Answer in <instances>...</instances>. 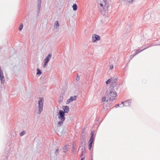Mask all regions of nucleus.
<instances>
[{
    "instance_id": "13",
    "label": "nucleus",
    "mask_w": 160,
    "mask_h": 160,
    "mask_svg": "<svg viewBox=\"0 0 160 160\" xmlns=\"http://www.w3.org/2000/svg\"><path fill=\"white\" fill-rule=\"evenodd\" d=\"M94 140H92V139H90L89 141V146H91L92 147V144L94 142Z\"/></svg>"
},
{
    "instance_id": "12",
    "label": "nucleus",
    "mask_w": 160,
    "mask_h": 160,
    "mask_svg": "<svg viewBox=\"0 0 160 160\" xmlns=\"http://www.w3.org/2000/svg\"><path fill=\"white\" fill-rule=\"evenodd\" d=\"M131 100H128L124 102V106H130L131 104Z\"/></svg>"
},
{
    "instance_id": "4",
    "label": "nucleus",
    "mask_w": 160,
    "mask_h": 160,
    "mask_svg": "<svg viewBox=\"0 0 160 160\" xmlns=\"http://www.w3.org/2000/svg\"><path fill=\"white\" fill-rule=\"evenodd\" d=\"M43 98H39L38 101V113L40 114L43 110Z\"/></svg>"
},
{
    "instance_id": "20",
    "label": "nucleus",
    "mask_w": 160,
    "mask_h": 160,
    "mask_svg": "<svg viewBox=\"0 0 160 160\" xmlns=\"http://www.w3.org/2000/svg\"><path fill=\"white\" fill-rule=\"evenodd\" d=\"M85 153V152L82 149V151L81 152V157H84V155Z\"/></svg>"
},
{
    "instance_id": "16",
    "label": "nucleus",
    "mask_w": 160,
    "mask_h": 160,
    "mask_svg": "<svg viewBox=\"0 0 160 160\" xmlns=\"http://www.w3.org/2000/svg\"><path fill=\"white\" fill-rule=\"evenodd\" d=\"M37 72L36 73L37 75H40L42 74V72L41 70L38 68L37 69Z\"/></svg>"
},
{
    "instance_id": "31",
    "label": "nucleus",
    "mask_w": 160,
    "mask_h": 160,
    "mask_svg": "<svg viewBox=\"0 0 160 160\" xmlns=\"http://www.w3.org/2000/svg\"><path fill=\"white\" fill-rule=\"evenodd\" d=\"M92 147L91 146H88V149L89 150H91V148H92Z\"/></svg>"
},
{
    "instance_id": "28",
    "label": "nucleus",
    "mask_w": 160,
    "mask_h": 160,
    "mask_svg": "<svg viewBox=\"0 0 160 160\" xmlns=\"http://www.w3.org/2000/svg\"><path fill=\"white\" fill-rule=\"evenodd\" d=\"M133 1V0H127V1L130 3H132Z\"/></svg>"
},
{
    "instance_id": "9",
    "label": "nucleus",
    "mask_w": 160,
    "mask_h": 160,
    "mask_svg": "<svg viewBox=\"0 0 160 160\" xmlns=\"http://www.w3.org/2000/svg\"><path fill=\"white\" fill-rule=\"evenodd\" d=\"M76 96H74V97L71 96L70 98L68 99L66 102V104H69L71 101L75 100L76 99Z\"/></svg>"
},
{
    "instance_id": "6",
    "label": "nucleus",
    "mask_w": 160,
    "mask_h": 160,
    "mask_svg": "<svg viewBox=\"0 0 160 160\" xmlns=\"http://www.w3.org/2000/svg\"><path fill=\"white\" fill-rule=\"evenodd\" d=\"M41 5V0H38V4H37V8L38 10L37 11V16H38V15L39 14L40 8Z\"/></svg>"
},
{
    "instance_id": "29",
    "label": "nucleus",
    "mask_w": 160,
    "mask_h": 160,
    "mask_svg": "<svg viewBox=\"0 0 160 160\" xmlns=\"http://www.w3.org/2000/svg\"><path fill=\"white\" fill-rule=\"evenodd\" d=\"M113 67L112 65H111L110 66V69H112L113 68Z\"/></svg>"
},
{
    "instance_id": "21",
    "label": "nucleus",
    "mask_w": 160,
    "mask_h": 160,
    "mask_svg": "<svg viewBox=\"0 0 160 160\" xmlns=\"http://www.w3.org/2000/svg\"><path fill=\"white\" fill-rule=\"evenodd\" d=\"M23 24L22 23H21L20 26V27L19 28V31H21L22 29L23 28Z\"/></svg>"
},
{
    "instance_id": "3",
    "label": "nucleus",
    "mask_w": 160,
    "mask_h": 160,
    "mask_svg": "<svg viewBox=\"0 0 160 160\" xmlns=\"http://www.w3.org/2000/svg\"><path fill=\"white\" fill-rule=\"evenodd\" d=\"M57 116L58 118L60 120L58 123V125L60 126L63 124L65 119V112L62 110H60L59 111V113L57 114Z\"/></svg>"
},
{
    "instance_id": "7",
    "label": "nucleus",
    "mask_w": 160,
    "mask_h": 160,
    "mask_svg": "<svg viewBox=\"0 0 160 160\" xmlns=\"http://www.w3.org/2000/svg\"><path fill=\"white\" fill-rule=\"evenodd\" d=\"M100 39V37L97 34H94L92 36V40L93 42H95Z\"/></svg>"
},
{
    "instance_id": "30",
    "label": "nucleus",
    "mask_w": 160,
    "mask_h": 160,
    "mask_svg": "<svg viewBox=\"0 0 160 160\" xmlns=\"http://www.w3.org/2000/svg\"><path fill=\"white\" fill-rule=\"evenodd\" d=\"M81 160H84V159L85 158V157H81Z\"/></svg>"
},
{
    "instance_id": "14",
    "label": "nucleus",
    "mask_w": 160,
    "mask_h": 160,
    "mask_svg": "<svg viewBox=\"0 0 160 160\" xmlns=\"http://www.w3.org/2000/svg\"><path fill=\"white\" fill-rule=\"evenodd\" d=\"M94 131H92L91 132V136L90 137V139H92V140H94V138L93 137L94 135Z\"/></svg>"
},
{
    "instance_id": "22",
    "label": "nucleus",
    "mask_w": 160,
    "mask_h": 160,
    "mask_svg": "<svg viewBox=\"0 0 160 160\" xmlns=\"http://www.w3.org/2000/svg\"><path fill=\"white\" fill-rule=\"evenodd\" d=\"M63 152L64 153H65L67 151V148L66 146H65L64 147V148L63 149Z\"/></svg>"
},
{
    "instance_id": "26",
    "label": "nucleus",
    "mask_w": 160,
    "mask_h": 160,
    "mask_svg": "<svg viewBox=\"0 0 160 160\" xmlns=\"http://www.w3.org/2000/svg\"><path fill=\"white\" fill-rule=\"evenodd\" d=\"M80 78L78 75H77V77L76 78V80L78 81L79 80Z\"/></svg>"
},
{
    "instance_id": "24",
    "label": "nucleus",
    "mask_w": 160,
    "mask_h": 160,
    "mask_svg": "<svg viewBox=\"0 0 160 160\" xmlns=\"http://www.w3.org/2000/svg\"><path fill=\"white\" fill-rule=\"evenodd\" d=\"M48 63V62L45 61L44 63V64L43 65V68H45L46 67V65Z\"/></svg>"
},
{
    "instance_id": "35",
    "label": "nucleus",
    "mask_w": 160,
    "mask_h": 160,
    "mask_svg": "<svg viewBox=\"0 0 160 160\" xmlns=\"http://www.w3.org/2000/svg\"><path fill=\"white\" fill-rule=\"evenodd\" d=\"M82 137H84V138L85 137V136H83Z\"/></svg>"
},
{
    "instance_id": "5",
    "label": "nucleus",
    "mask_w": 160,
    "mask_h": 160,
    "mask_svg": "<svg viewBox=\"0 0 160 160\" xmlns=\"http://www.w3.org/2000/svg\"><path fill=\"white\" fill-rule=\"evenodd\" d=\"M112 79L110 87H112L116 89H118L119 88V85L118 84L116 83V80H117V77H112L111 78Z\"/></svg>"
},
{
    "instance_id": "15",
    "label": "nucleus",
    "mask_w": 160,
    "mask_h": 160,
    "mask_svg": "<svg viewBox=\"0 0 160 160\" xmlns=\"http://www.w3.org/2000/svg\"><path fill=\"white\" fill-rule=\"evenodd\" d=\"M73 10L74 11H76L77 9V6L76 4H74L72 5Z\"/></svg>"
},
{
    "instance_id": "10",
    "label": "nucleus",
    "mask_w": 160,
    "mask_h": 160,
    "mask_svg": "<svg viewBox=\"0 0 160 160\" xmlns=\"http://www.w3.org/2000/svg\"><path fill=\"white\" fill-rule=\"evenodd\" d=\"M63 112H65V113H68L69 111V106H64L63 108Z\"/></svg>"
},
{
    "instance_id": "32",
    "label": "nucleus",
    "mask_w": 160,
    "mask_h": 160,
    "mask_svg": "<svg viewBox=\"0 0 160 160\" xmlns=\"http://www.w3.org/2000/svg\"><path fill=\"white\" fill-rule=\"evenodd\" d=\"M96 120L97 122H98V120H99V119H98V118H96Z\"/></svg>"
},
{
    "instance_id": "17",
    "label": "nucleus",
    "mask_w": 160,
    "mask_h": 160,
    "mask_svg": "<svg viewBox=\"0 0 160 160\" xmlns=\"http://www.w3.org/2000/svg\"><path fill=\"white\" fill-rule=\"evenodd\" d=\"M59 24L58 21H56L55 23V25L54 26V28H57V27L59 26Z\"/></svg>"
},
{
    "instance_id": "34",
    "label": "nucleus",
    "mask_w": 160,
    "mask_h": 160,
    "mask_svg": "<svg viewBox=\"0 0 160 160\" xmlns=\"http://www.w3.org/2000/svg\"><path fill=\"white\" fill-rule=\"evenodd\" d=\"M128 64L126 65V67H128Z\"/></svg>"
},
{
    "instance_id": "2",
    "label": "nucleus",
    "mask_w": 160,
    "mask_h": 160,
    "mask_svg": "<svg viewBox=\"0 0 160 160\" xmlns=\"http://www.w3.org/2000/svg\"><path fill=\"white\" fill-rule=\"evenodd\" d=\"M97 4L99 8L102 10L106 11L108 9L109 5L107 3L106 0H97Z\"/></svg>"
},
{
    "instance_id": "36",
    "label": "nucleus",
    "mask_w": 160,
    "mask_h": 160,
    "mask_svg": "<svg viewBox=\"0 0 160 160\" xmlns=\"http://www.w3.org/2000/svg\"><path fill=\"white\" fill-rule=\"evenodd\" d=\"M82 137H84V138L85 137V136H83Z\"/></svg>"
},
{
    "instance_id": "33",
    "label": "nucleus",
    "mask_w": 160,
    "mask_h": 160,
    "mask_svg": "<svg viewBox=\"0 0 160 160\" xmlns=\"http://www.w3.org/2000/svg\"><path fill=\"white\" fill-rule=\"evenodd\" d=\"M75 152L74 151H73V153L74 154Z\"/></svg>"
},
{
    "instance_id": "25",
    "label": "nucleus",
    "mask_w": 160,
    "mask_h": 160,
    "mask_svg": "<svg viewBox=\"0 0 160 160\" xmlns=\"http://www.w3.org/2000/svg\"><path fill=\"white\" fill-rule=\"evenodd\" d=\"M56 153H55V154L56 155H58V154H59V152H58V149H57L56 150Z\"/></svg>"
},
{
    "instance_id": "19",
    "label": "nucleus",
    "mask_w": 160,
    "mask_h": 160,
    "mask_svg": "<svg viewBox=\"0 0 160 160\" xmlns=\"http://www.w3.org/2000/svg\"><path fill=\"white\" fill-rule=\"evenodd\" d=\"M112 79V78H110V79H108V80L106 81V83L107 85L110 82H111Z\"/></svg>"
},
{
    "instance_id": "37",
    "label": "nucleus",
    "mask_w": 160,
    "mask_h": 160,
    "mask_svg": "<svg viewBox=\"0 0 160 160\" xmlns=\"http://www.w3.org/2000/svg\"><path fill=\"white\" fill-rule=\"evenodd\" d=\"M73 148H74V149H75V148H74V147H73Z\"/></svg>"
},
{
    "instance_id": "11",
    "label": "nucleus",
    "mask_w": 160,
    "mask_h": 160,
    "mask_svg": "<svg viewBox=\"0 0 160 160\" xmlns=\"http://www.w3.org/2000/svg\"><path fill=\"white\" fill-rule=\"evenodd\" d=\"M52 57L51 53L49 54L44 59V61L48 62Z\"/></svg>"
},
{
    "instance_id": "27",
    "label": "nucleus",
    "mask_w": 160,
    "mask_h": 160,
    "mask_svg": "<svg viewBox=\"0 0 160 160\" xmlns=\"http://www.w3.org/2000/svg\"><path fill=\"white\" fill-rule=\"evenodd\" d=\"M121 106L120 105V104H116L115 106V107L116 108H117V107H120Z\"/></svg>"
},
{
    "instance_id": "38",
    "label": "nucleus",
    "mask_w": 160,
    "mask_h": 160,
    "mask_svg": "<svg viewBox=\"0 0 160 160\" xmlns=\"http://www.w3.org/2000/svg\"><path fill=\"white\" fill-rule=\"evenodd\" d=\"M91 160H93L92 158H91Z\"/></svg>"
},
{
    "instance_id": "1",
    "label": "nucleus",
    "mask_w": 160,
    "mask_h": 160,
    "mask_svg": "<svg viewBox=\"0 0 160 160\" xmlns=\"http://www.w3.org/2000/svg\"><path fill=\"white\" fill-rule=\"evenodd\" d=\"M118 89L110 87L106 93V96L102 98V101L107 102L108 101V99L110 101H113L117 95L116 90H117Z\"/></svg>"
},
{
    "instance_id": "8",
    "label": "nucleus",
    "mask_w": 160,
    "mask_h": 160,
    "mask_svg": "<svg viewBox=\"0 0 160 160\" xmlns=\"http://www.w3.org/2000/svg\"><path fill=\"white\" fill-rule=\"evenodd\" d=\"M151 46V45H149L146 48H145L143 49H142L141 50H140H140V48L138 50H137L136 51V53L134 54V55H133L132 56H131V57H132V58H131V59H132L134 56L136 55L138 53H139L140 52L142 51L143 50H144L150 47Z\"/></svg>"
},
{
    "instance_id": "18",
    "label": "nucleus",
    "mask_w": 160,
    "mask_h": 160,
    "mask_svg": "<svg viewBox=\"0 0 160 160\" xmlns=\"http://www.w3.org/2000/svg\"><path fill=\"white\" fill-rule=\"evenodd\" d=\"M26 133V131H22L21 132L20 134V136H22L23 135H24Z\"/></svg>"
},
{
    "instance_id": "23",
    "label": "nucleus",
    "mask_w": 160,
    "mask_h": 160,
    "mask_svg": "<svg viewBox=\"0 0 160 160\" xmlns=\"http://www.w3.org/2000/svg\"><path fill=\"white\" fill-rule=\"evenodd\" d=\"M124 102H122L120 104L121 106L120 107H123L124 106Z\"/></svg>"
}]
</instances>
